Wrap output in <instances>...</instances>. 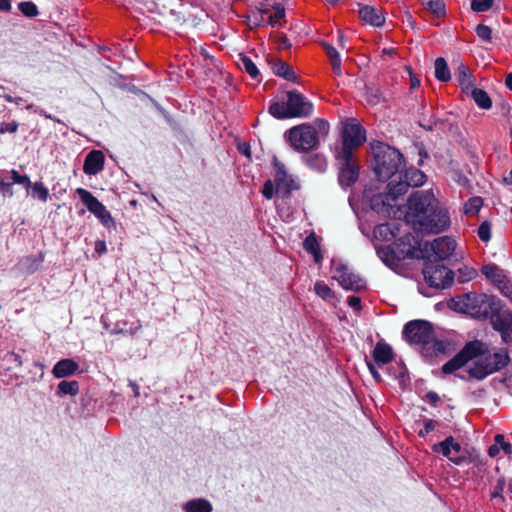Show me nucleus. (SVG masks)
Returning <instances> with one entry per match:
<instances>
[{"instance_id":"4468645a","label":"nucleus","mask_w":512,"mask_h":512,"mask_svg":"<svg viewBox=\"0 0 512 512\" xmlns=\"http://www.w3.org/2000/svg\"><path fill=\"white\" fill-rule=\"evenodd\" d=\"M432 450L435 453H441L444 457L448 458L455 464H459L462 460V457L459 456L461 445L456 442L452 436L447 437L442 442L434 444Z\"/></svg>"},{"instance_id":"a18cd8bd","label":"nucleus","mask_w":512,"mask_h":512,"mask_svg":"<svg viewBox=\"0 0 512 512\" xmlns=\"http://www.w3.org/2000/svg\"><path fill=\"white\" fill-rule=\"evenodd\" d=\"M274 183L272 180L265 181L262 189V194L265 198L271 199L276 194V187L274 188Z\"/></svg>"},{"instance_id":"13d9d810","label":"nucleus","mask_w":512,"mask_h":512,"mask_svg":"<svg viewBox=\"0 0 512 512\" xmlns=\"http://www.w3.org/2000/svg\"><path fill=\"white\" fill-rule=\"evenodd\" d=\"M18 184H22L26 188H30L32 186V183H31L30 179L26 175H20V179L18 180Z\"/></svg>"},{"instance_id":"f03ea898","label":"nucleus","mask_w":512,"mask_h":512,"mask_svg":"<svg viewBox=\"0 0 512 512\" xmlns=\"http://www.w3.org/2000/svg\"><path fill=\"white\" fill-rule=\"evenodd\" d=\"M405 220L414 230L428 234H439L450 226L448 210L430 190L409 196Z\"/></svg>"},{"instance_id":"1a4fd4ad","label":"nucleus","mask_w":512,"mask_h":512,"mask_svg":"<svg viewBox=\"0 0 512 512\" xmlns=\"http://www.w3.org/2000/svg\"><path fill=\"white\" fill-rule=\"evenodd\" d=\"M335 158L339 169L340 184L348 187L355 183L359 174V166L355 154L336 152Z\"/></svg>"},{"instance_id":"f8f14e48","label":"nucleus","mask_w":512,"mask_h":512,"mask_svg":"<svg viewBox=\"0 0 512 512\" xmlns=\"http://www.w3.org/2000/svg\"><path fill=\"white\" fill-rule=\"evenodd\" d=\"M76 193L79 195L81 201L87 207V209L93 213L104 225H108L112 222V217L109 211L105 208V206L98 201L96 197L92 195L89 191L78 188Z\"/></svg>"},{"instance_id":"2f4dec72","label":"nucleus","mask_w":512,"mask_h":512,"mask_svg":"<svg viewBox=\"0 0 512 512\" xmlns=\"http://www.w3.org/2000/svg\"><path fill=\"white\" fill-rule=\"evenodd\" d=\"M476 275H477V271L474 268L469 267V266H463V267L459 268L456 272L457 280L460 283L468 282V281L474 279L476 277Z\"/></svg>"},{"instance_id":"5701e85b","label":"nucleus","mask_w":512,"mask_h":512,"mask_svg":"<svg viewBox=\"0 0 512 512\" xmlns=\"http://www.w3.org/2000/svg\"><path fill=\"white\" fill-rule=\"evenodd\" d=\"M467 96L471 97L476 104L482 109H489L492 106V101L489 95L482 89L473 87L469 90Z\"/></svg>"},{"instance_id":"b1692460","label":"nucleus","mask_w":512,"mask_h":512,"mask_svg":"<svg viewBox=\"0 0 512 512\" xmlns=\"http://www.w3.org/2000/svg\"><path fill=\"white\" fill-rule=\"evenodd\" d=\"M482 273L492 281L496 286L501 284L506 278L503 270L495 264H487L482 267Z\"/></svg>"},{"instance_id":"69168bd1","label":"nucleus","mask_w":512,"mask_h":512,"mask_svg":"<svg viewBox=\"0 0 512 512\" xmlns=\"http://www.w3.org/2000/svg\"><path fill=\"white\" fill-rule=\"evenodd\" d=\"M505 84L512 91V73L506 76Z\"/></svg>"},{"instance_id":"09e8293b","label":"nucleus","mask_w":512,"mask_h":512,"mask_svg":"<svg viewBox=\"0 0 512 512\" xmlns=\"http://www.w3.org/2000/svg\"><path fill=\"white\" fill-rule=\"evenodd\" d=\"M430 343H432V348H433L432 353L434 355L446 353L448 344L445 343L444 341H436L433 339Z\"/></svg>"},{"instance_id":"412c9836","label":"nucleus","mask_w":512,"mask_h":512,"mask_svg":"<svg viewBox=\"0 0 512 512\" xmlns=\"http://www.w3.org/2000/svg\"><path fill=\"white\" fill-rule=\"evenodd\" d=\"M322 47L325 50L327 57L329 58L334 74L338 76L341 75V57L336 48L327 42H323Z\"/></svg>"},{"instance_id":"7ed1b4c3","label":"nucleus","mask_w":512,"mask_h":512,"mask_svg":"<svg viewBox=\"0 0 512 512\" xmlns=\"http://www.w3.org/2000/svg\"><path fill=\"white\" fill-rule=\"evenodd\" d=\"M314 125L300 124L290 128L285 137L290 145L298 152H308L317 148L319 144L318 133H328V123L323 119H316Z\"/></svg>"},{"instance_id":"0eeeda50","label":"nucleus","mask_w":512,"mask_h":512,"mask_svg":"<svg viewBox=\"0 0 512 512\" xmlns=\"http://www.w3.org/2000/svg\"><path fill=\"white\" fill-rule=\"evenodd\" d=\"M425 174L416 168H410L402 175L401 172L396 178L391 179L387 184V193L384 202L396 200L399 196L407 192L408 187H418L424 184Z\"/></svg>"},{"instance_id":"9d476101","label":"nucleus","mask_w":512,"mask_h":512,"mask_svg":"<svg viewBox=\"0 0 512 512\" xmlns=\"http://www.w3.org/2000/svg\"><path fill=\"white\" fill-rule=\"evenodd\" d=\"M403 334L410 343L422 344L425 346L429 345L434 339L432 325L424 320L410 321L405 325Z\"/></svg>"},{"instance_id":"3c124183","label":"nucleus","mask_w":512,"mask_h":512,"mask_svg":"<svg viewBox=\"0 0 512 512\" xmlns=\"http://www.w3.org/2000/svg\"><path fill=\"white\" fill-rule=\"evenodd\" d=\"M17 129H18V123L15 121L10 122V123L3 122L0 125L1 133H6V132L15 133L17 131Z\"/></svg>"},{"instance_id":"37998d69","label":"nucleus","mask_w":512,"mask_h":512,"mask_svg":"<svg viewBox=\"0 0 512 512\" xmlns=\"http://www.w3.org/2000/svg\"><path fill=\"white\" fill-rule=\"evenodd\" d=\"M504 486H505V480L504 478H499L498 481H497V484L496 486L494 487L492 493H491V498L492 499H496L498 500L499 502H503L504 501V498L502 496V492L504 490Z\"/></svg>"},{"instance_id":"5fc2aeb1","label":"nucleus","mask_w":512,"mask_h":512,"mask_svg":"<svg viewBox=\"0 0 512 512\" xmlns=\"http://www.w3.org/2000/svg\"><path fill=\"white\" fill-rule=\"evenodd\" d=\"M367 366L369 368V371L371 372L373 378L377 381V382H381L382 378H381V375L379 374V372L377 371L375 365L371 362H367Z\"/></svg>"},{"instance_id":"680f3d73","label":"nucleus","mask_w":512,"mask_h":512,"mask_svg":"<svg viewBox=\"0 0 512 512\" xmlns=\"http://www.w3.org/2000/svg\"><path fill=\"white\" fill-rule=\"evenodd\" d=\"M511 332H512V330L500 332L504 342L507 343V342L511 341Z\"/></svg>"},{"instance_id":"f257e3e1","label":"nucleus","mask_w":512,"mask_h":512,"mask_svg":"<svg viewBox=\"0 0 512 512\" xmlns=\"http://www.w3.org/2000/svg\"><path fill=\"white\" fill-rule=\"evenodd\" d=\"M509 363L505 352H491L489 346L480 340H473L442 366L445 374L460 371L457 376L465 381H481L501 370Z\"/></svg>"},{"instance_id":"6ab92c4d","label":"nucleus","mask_w":512,"mask_h":512,"mask_svg":"<svg viewBox=\"0 0 512 512\" xmlns=\"http://www.w3.org/2000/svg\"><path fill=\"white\" fill-rule=\"evenodd\" d=\"M392 347L384 342H378L373 350V359L378 366L385 365L393 359Z\"/></svg>"},{"instance_id":"c756f323","label":"nucleus","mask_w":512,"mask_h":512,"mask_svg":"<svg viewBox=\"0 0 512 512\" xmlns=\"http://www.w3.org/2000/svg\"><path fill=\"white\" fill-rule=\"evenodd\" d=\"M238 66L241 69H243L246 73H248L252 78H257L259 75L258 68L254 64V62L246 55H240Z\"/></svg>"},{"instance_id":"de8ad7c7","label":"nucleus","mask_w":512,"mask_h":512,"mask_svg":"<svg viewBox=\"0 0 512 512\" xmlns=\"http://www.w3.org/2000/svg\"><path fill=\"white\" fill-rule=\"evenodd\" d=\"M140 329H141V323H140V321H137L136 325L134 327H131L129 330H125L124 328L119 327V324H116V326L114 327L112 333H115V334L129 333L130 335H134Z\"/></svg>"},{"instance_id":"6e6d98bb","label":"nucleus","mask_w":512,"mask_h":512,"mask_svg":"<svg viewBox=\"0 0 512 512\" xmlns=\"http://www.w3.org/2000/svg\"><path fill=\"white\" fill-rule=\"evenodd\" d=\"M495 440L497 443H502V447L506 453L512 452V446L509 443L504 442V437L502 435H496Z\"/></svg>"},{"instance_id":"0e129e2a","label":"nucleus","mask_w":512,"mask_h":512,"mask_svg":"<svg viewBox=\"0 0 512 512\" xmlns=\"http://www.w3.org/2000/svg\"><path fill=\"white\" fill-rule=\"evenodd\" d=\"M427 398H428L431 402H433V403L437 402V401H438V399H439L438 395H437L436 393H434V392H429V393L427 394Z\"/></svg>"},{"instance_id":"aec40b11","label":"nucleus","mask_w":512,"mask_h":512,"mask_svg":"<svg viewBox=\"0 0 512 512\" xmlns=\"http://www.w3.org/2000/svg\"><path fill=\"white\" fill-rule=\"evenodd\" d=\"M79 368V365L72 359L60 360L52 370L56 378H63L74 374Z\"/></svg>"},{"instance_id":"c85d7f7f","label":"nucleus","mask_w":512,"mask_h":512,"mask_svg":"<svg viewBox=\"0 0 512 512\" xmlns=\"http://www.w3.org/2000/svg\"><path fill=\"white\" fill-rule=\"evenodd\" d=\"M493 327L499 332L512 330V314L503 313L497 316L493 321Z\"/></svg>"},{"instance_id":"6e6552de","label":"nucleus","mask_w":512,"mask_h":512,"mask_svg":"<svg viewBox=\"0 0 512 512\" xmlns=\"http://www.w3.org/2000/svg\"><path fill=\"white\" fill-rule=\"evenodd\" d=\"M365 130L355 120L350 119L344 123L342 130V144L336 152L355 154V151L365 142Z\"/></svg>"},{"instance_id":"864d4df0","label":"nucleus","mask_w":512,"mask_h":512,"mask_svg":"<svg viewBox=\"0 0 512 512\" xmlns=\"http://www.w3.org/2000/svg\"><path fill=\"white\" fill-rule=\"evenodd\" d=\"M269 14V11L266 9H259L253 13V17L255 19L254 24L258 25L260 22L264 21V15Z\"/></svg>"},{"instance_id":"39448f33","label":"nucleus","mask_w":512,"mask_h":512,"mask_svg":"<svg viewBox=\"0 0 512 512\" xmlns=\"http://www.w3.org/2000/svg\"><path fill=\"white\" fill-rule=\"evenodd\" d=\"M286 102H274L269 107V113L278 119L306 118L313 112V104L297 91L286 93Z\"/></svg>"},{"instance_id":"58836bf2","label":"nucleus","mask_w":512,"mask_h":512,"mask_svg":"<svg viewBox=\"0 0 512 512\" xmlns=\"http://www.w3.org/2000/svg\"><path fill=\"white\" fill-rule=\"evenodd\" d=\"M477 36L485 42H491L492 39V29L484 24H479L476 27Z\"/></svg>"},{"instance_id":"ea45409f","label":"nucleus","mask_w":512,"mask_h":512,"mask_svg":"<svg viewBox=\"0 0 512 512\" xmlns=\"http://www.w3.org/2000/svg\"><path fill=\"white\" fill-rule=\"evenodd\" d=\"M479 238L483 242H488L491 238V224L489 221H484L482 224L478 227L477 230Z\"/></svg>"},{"instance_id":"7c9ffc66","label":"nucleus","mask_w":512,"mask_h":512,"mask_svg":"<svg viewBox=\"0 0 512 512\" xmlns=\"http://www.w3.org/2000/svg\"><path fill=\"white\" fill-rule=\"evenodd\" d=\"M79 391L77 381H61L58 385V394L61 395H76Z\"/></svg>"},{"instance_id":"2eb2a0df","label":"nucleus","mask_w":512,"mask_h":512,"mask_svg":"<svg viewBox=\"0 0 512 512\" xmlns=\"http://www.w3.org/2000/svg\"><path fill=\"white\" fill-rule=\"evenodd\" d=\"M276 194L281 197H288L293 189H296L294 180L286 173L284 167H278L275 178Z\"/></svg>"},{"instance_id":"4be33fe9","label":"nucleus","mask_w":512,"mask_h":512,"mask_svg":"<svg viewBox=\"0 0 512 512\" xmlns=\"http://www.w3.org/2000/svg\"><path fill=\"white\" fill-rule=\"evenodd\" d=\"M456 78L461 85L463 92L465 94H469V90L474 87V80L468 68L464 65H460L456 72Z\"/></svg>"},{"instance_id":"e2e57ef3","label":"nucleus","mask_w":512,"mask_h":512,"mask_svg":"<svg viewBox=\"0 0 512 512\" xmlns=\"http://www.w3.org/2000/svg\"><path fill=\"white\" fill-rule=\"evenodd\" d=\"M239 149H240V151H241L243 154H245L247 157H250V156H251V155H250V148H249V146H248L246 143H244V144H243V147H241V146H240V147H239Z\"/></svg>"},{"instance_id":"c9c22d12","label":"nucleus","mask_w":512,"mask_h":512,"mask_svg":"<svg viewBox=\"0 0 512 512\" xmlns=\"http://www.w3.org/2000/svg\"><path fill=\"white\" fill-rule=\"evenodd\" d=\"M483 205V201L480 197H473L465 204V213L476 214Z\"/></svg>"},{"instance_id":"9b49d317","label":"nucleus","mask_w":512,"mask_h":512,"mask_svg":"<svg viewBox=\"0 0 512 512\" xmlns=\"http://www.w3.org/2000/svg\"><path fill=\"white\" fill-rule=\"evenodd\" d=\"M426 282L435 288H445L452 283L454 273L444 265L427 267L424 270Z\"/></svg>"},{"instance_id":"ddd939ff","label":"nucleus","mask_w":512,"mask_h":512,"mask_svg":"<svg viewBox=\"0 0 512 512\" xmlns=\"http://www.w3.org/2000/svg\"><path fill=\"white\" fill-rule=\"evenodd\" d=\"M338 283L347 290L360 291L365 288L364 280L356 275L351 269L343 264H339L335 268V274L333 276Z\"/></svg>"},{"instance_id":"bb28decb","label":"nucleus","mask_w":512,"mask_h":512,"mask_svg":"<svg viewBox=\"0 0 512 512\" xmlns=\"http://www.w3.org/2000/svg\"><path fill=\"white\" fill-rule=\"evenodd\" d=\"M186 512H211L212 506L206 499H194L185 504Z\"/></svg>"},{"instance_id":"c03bdc74","label":"nucleus","mask_w":512,"mask_h":512,"mask_svg":"<svg viewBox=\"0 0 512 512\" xmlns=\"http://www.w3.org/2000/svg\"><path fill=\"white\" fill-rule=\"evenodd\" d=\"M12 185V182L0 176V193L4 197H11L13 195Z\"/></svg>"},{"instance_id":"e433bc0d","label":"nucleus","mask_w":512,"mask_h":512,"mask_svg":"<svg viewBox=\"0 0 512 512\" xmlns=\"http://www.w3.org/2000/svg\"><path fill=\"white\" fill-rule=\"evenodd\" d=\"M427 7L437 17L445 14V4L441 0H431L427 2Z\"/></svg>"},{"instance_id":"4c0bfd02","label":"nucleus","mask_w":512,"mask_h":512,"mask_svg":"<svg viewBox=\"0 0 512 512\" xmlns=\"http://www.w3.org/2000/svg\"><path fill=\"white\" fill-rule=\"evenodd\" d=\"M33 196L41 201H46L49 195L48 189L41 182H36L32 186Z\"/></svg>"},{"instance_id":"393cba45","label":"nucleus","mask_w":512,"mask_h":512,"mask_svg":"<svg viewBox=\"0 0 512 512\" xmlns=\"http://www.w3.org/2000/svg\"><path fill=\"white\" fill-rule=\"evenodd\" d=\"M303 246L307 252L313 254L316 263H319L322 260L320 245L314 233L306 237Z\"/></svg>"},{"instance_id":"a878e982","label":"nucleus","mask_w":512,"mask_h":512,"mask_svg":"<svg viewBox=\"0 0 512 512\" xmlns=\"http://www.w3.org/2000/svg\"><path fill=\"white\" fill-rule=\"evenodd\" d=\"M272 69H273L274 74L281 76V77L285 78L286 80H289V81L296 80V75H295L294 71L292 70V68L287 63H285L281 60H276L275 63L273 64Z\"/></svg>"},{"instance_id":"603ef678","label":"nucleus","mask_w":512,"mask_h":512,"mask_svg":"<svg viewBox=\"0 0 512 512\" xmlns=\"http://www.w3.org/2000/svg\"><path fill=\"white\" fill-rule=\"evenodd\" d=\"M348 305L356 311L361 310V299L357 296H349L347 299Z\"/></svg>"},{"instance_id":"72a5a7b5","label":"nucleus","mask_w":512,"mask_h":512,"mask_svg":"<svg viewBox=\"0 0 512 512\" xmlns=\"http://www.w3.org/2000/svg\"><path fill=\"white\" fill-rule=\"evenodd\" d=\"M314 289L316 294L324 300H330L334 297L333 291L323 282H316Z\"/></svg>"},{"instance_id":"8fccbe9b","label":"nucleus","mask_w":512,"mask_h":512,"mask_svg":"<svg viewBox=\"0 0 512 512\" xmlns=\"http://www.w3.org/2000/svg\"><path fill=\"white\" fill-rule=\"evenodd\" d=\"M437 424V421L431 419L425 420L424 428L419 431V436L425 437L428 433L436 428Z\"/></svg>"},{"instance_id":"cd10ccee","label":"nucleus","mask_w":512,"mask_h":512,"mask_svg":"<svg viewBox=\"0 0 512 512\" xmlns=\"http://www.w3.org/2000/svg\"><path fill=\"white\" fill-rule=\"evenodd\" d=\"M435 77L442 82H447L451 79L450 70L444 58L440 57L435 60Z\"/></svg>"},{"instance_id":"bf43d9fd","label":"nucleus","mask_w":512,"mask_h":512,"mask_svg":"<svg viewBox=\"0 0 512 512\" xmlns=\"http://www.w3.org/2000/svg\"><path fill=\"white\" fill-rule=\"evenodd\" d=\"M0 10L8 12L11 10V1L10 0H0Z\"/></svg>"},{"instance_id":"774afa93","label":"nucleus","mask_w":512,"mask_h":512,"mask_svg":"<svg viewBox=\"0 0 512 512\" xmlns=\"http://www.w3.org/2000/svg\"><path fill=\"white\" fill-rule=\"evenodd\" d=\"M472 395H473L474 397H476V398H481V397H483V396L485 395V390H484V389H479V390H477V391H474V392L472 393Z\"/></svg>"},{"instance_id":"a19ab883","label":"nucleus","mask_w":512,"mask_h":512,"mask_svg":"<svg viewBox=\"0 0 512 512\" xmlns=\"http://www.w3.org/2000/svg\"><path fill=\"white\" fill-rule=\"evenodd\" d=\"M284 16L285 9L281 5H276L274 6V12L268 15V22L271 25H276Z\"/></svg>"},{"instance_id":"dca6fc26","label":"nucleus","mask_w":512,"mask_h":512,"mask_svg":"<svg viewBox=\"0 0 512 512\" xmlns=\"http://www.w3.org/2000/svg\"><path fill=\"white\" fill-rule=\"evenodd\" d=\"M104 154L99 150H92L85 158L83 171L87 175H95L104 167Z\"/></svg>"},{"instance_id":"338daca9","label":"nucleus","mask_w":512,"mask_h":512,"mask_svg":"<svg viewBox=\"0 0 512 512\" xmlns=\"http://www.w3.org/2000/svg\"><path fill=\"white\" fill-rule=\"evenodd\" d=\"M503 181L507 184V185H512V170L509 172L508 175L504 176L503 177Z\"/></svg>"},{"instance_id":"4d7b16f0","label":"nucleus","mask_w":512,"mask_h":512,"mask_svg":"<svg viewBox=\"0 0 512 512\" xmlns=\"http://www.w3.org/2000/svg\"><path fill=\"white\" fill-rule=\"evenodd\" d=\"M95 251L101 255L106 252V244L104 241H97L95 243Z\"/></svg>"},{"instance_id":"49530a36","label":"nucleus","mask_w":512,"mask_h":512,"mask_svg":"<svg viewBox=\"0 0 512 512\" xmlns=\"http://www.w3.org/2000/svg\"><path fill=\"white\" fill-rule=\"evenodd\" d=\"M497 287L505 297L509 298L512 301V284L507 279V277Z\"/></svg>"},{"instance_id":"a211bd4d","label":"nucleus","mask_w":512,"mask_h":512,"mask_svg":"<svg viewBox=\"0 0 512 512\" xmlns=\"http://www.w3.org/2000/svg\"><path fill=\"white\" fill-rule=\"evenodd\" d=\"M359 16L363 21L377 27L382 26L385 22L382 10L369 5L360 8Z\"/></svg>"},{"instance_id":"052dcab7","label":"nucleus","mask_w":512,"mask_h":512,"mask_svg":"<svg viewBox=\"0 0 512 512\" xmlns=\"http://www.w3.org/2000/svg\"><path fill=\"white\" fill-rule=\"evenodd\" d=\"M19 179H20V174L17 171L12 170L11 171V177L8 180L10 182H12V184H14V183H18Z\"/></svg>"},{"instance_id":"79ce46f5","label":"nucleus","mask_w":512,"mask_h":512,"mask_svg":"<svg viewBox=\"0 0 512 512\" xmlns=\"http://www.w3.org/2000/svg\"><path fill=\"white\" fill-rule=\"evenodd\" d=\"M493 0H473L471 8L476 12H484L491 8Z\"/></svg>"},{"instance_id":"f704fd0d","label":"nucleus","mask_w":512,"mask_h":512,"mask_svg":"<svg viewBox=\"0 0 512 512\" xmlns=\"http://www.w3.org/2000/svg\"><path fill=\"white\" fill-rule=\"evenodd\" d=\"M18 8L25 16L30 18L37 16L39 13L37 6L30 1L19 3Z\"/></svg>"},{"instance_id":"f3484780","label":"nucleus","mask_w":512,"mask_h":512,"mask_svg":"<svg viewBox=\"0 0 512 512\" xmlns=\"http://www.w3.org/2000/svg\"><path fill=\"white\" fill-rule=\"evenodd\" d=\"M455 246L452 238L444 236L433 241L432 250L440 259H446L454 252Z\"/></svg>"},{"instance_id":"20e7f679","label":"nucleus","mask_w":512,"mask_h":512,"mask_svg":"<svg viewBox=\"0 0 512 512\" xmlns=\"http://www.w3.org/2000/svg\"><path fill=\"white\" fill-rule=\"evenodd\" d=\"M374 171L380 180L396 178L402 165V154L387 144L378 142L372 145Z\"/></svg>"},{"instance_id":"473e14b6","label":"nucleus","mask_w":512,"mask_h":512,"mask_svg":"<svg viewBox=\"0 0 512 512\" xmlns=\"http://www.w3.org/2000/svg\"><path fill=\"white\" fill-rule=\"evenodd\" d=\"M366 100L369 104L376 105L381 101H385L383 93L379 88L367 87L366 88Z\"/></svg>"},{"instance_id":"423d86ee","label":"nucleus","mask_w":512,"mask_h":512,"mask_svg":"<svg viewBox=\"0 0 512 512\" xmlns=\"http://www.w3.org/2000/svg\"><path fill=\"white\" fill-rule=\"evenodd\" d=\"M452 307L474 318H487L492 309L491 298L486 294L467 293L451 299Z\"/></svg>"}]
</instances>
